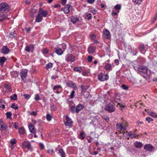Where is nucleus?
I'll return each instance as SVG.
<instances>
[{"mask_svg":"<svg viewBox=\"0 0 157 157\" xmlns=\"http://www.w3.org/2000/svg\"><path fill=\"white\" fill-rule=\"evenodd\" d=\"M138 71L139 72L140 74L142 76L145 78L147 77V73L148 71V68L147 67L144 65L140 66L138 68Z\"/></svg>","mask_w":157,"mask_h":157,"instance_id":"f257e3e1","label":"nucleus"},{"mask_svg":"<svg viewBox=\"0 0 157 157\" xmlns=\"http://www.w3.org/2000/svg\"><path fill=\"white\" fill-rule=\"evenodd\" d=\"M127 125V122L126 121H124L121 123H117L116 127L120 131H124L126 130Z\"/></svg>","mask_w":157,"mask_h":157,"instance_id":"f03ea898","label":"nucleus"},{"mask_svg":"<svg viewBox=\"0 0 157 157\" xmlns=\"http://www.w3.org/2000/svg\"><path fill=\"white\" fill-rule=\"evenodd\" d=\"M144 148L146 151L150 152H154L155 151V147L150 144H147L144 146Z\"/></svg>","mask_w":157,"mask_h":157,"instance_id":"7ed1b4c3","label":"nucleus"},{"mask_svg":"<svg viewBox=\"0 0 157 157\" xmlns=\"http://www.w3.org/2000/svg\"><path fill=\"white\" fill-rule=\"evenodd\" d=\"M9 9V6L6 3H2L0 4V12L2 13L8 12Z\"/></svg>","mask_w":157,"mask_h":157,"instance_id":"20e7f679","label":"nucleus"},{"mask_svg":"<svg viewBox=\"0 0 157 157\" xmlns=\"http://www.w3.org/2000/svg\"><path fill=\"white\" fill-rule=\"evenodd\" d=\"M65 59L67 62L72 63L75 61V57L72 54H68L66 55Z\"/></svg>","mask_w":157,"mask_h":157,"instance_id":"39448f33","label":"nucleus"},{"mask_svg":"<svg viewBox=\"0 0 157 157\" xmlns=\"http://www.w3.org/2000/svg\"><path fill=\"white\" fill-rule=\"evenodd\" d=\"M105 110L111 113L114 111L115 108L114 106L111 104H108L106 105L105 107Z\"/></svg>","mask_w":157,"mask_h":157,"instance_id":"423d86ee","label":"nucleus"},{"mask_svg":"<svg viewBox=\"0 0 157 157\" xmlns=\"http://www.w3.org/2000/svg\"><path fill=\"white\" fill-rule=\"evenodd\" d=\"M35 45L33 44H31L29 46H26L25 48V50L28 52L31 51L33 52L34 50Z\"/></svg>","mask_w":157,"mask_h":157,"instance_id":"0eeeda50","label":"nucleus"},{"mask_svg":"<svg viewBox=\"0 0 157 157\" xmlns=\"http://www.w3.org/2000/svg\"><path fill=\"white\" fill-rule=\"evenodd\" d=\"M22 146L23 148L27 149L29 150H31V144L30 143L27 141H25L22 143Z\"/></svg>","mask_w":157,"mask_h":157,"instance_id":"6e6552de","label":"nucleus"},{"mask_svg":"<svg viewBox=\"0 0 157 157\" xmlns=\"http://www.w3.org/2000/svg\"><path fill=\"white\" fill-rule=\"evenodd\" d=\"M38 13L40 15H41L43 17H46L47 16L48 13L46 10H44L41 8H40Z\"/></svg>","mask_w":157,"mask_h":157,"instance_id":"1a4fd4ad","label":"nucleus"},{"mask_svg":"<svg viewBox=\"0 0 157 157\" xmlns=\"http://www.w3.org/2000/svg\"><path fill=\"white\" fill-rule=\"evenodd\" d=\"M27 71L26 69L22 70L21 71L20 75L21 78H25L27 75Z\"/></svg>","mask_w":157,"mask_h":157,"instance_id":"9d476101","label":"nucleus"},{"mask_svg":"<svg viewBox=\"0 0 157 157\" xmlns=\"http://www.w3.org/2000/svg\"><path fill=\"white\" fill-rule=\"evenodd\" d=\"M66 121L65 122V124L68 126H70L71 125L72 121L71 119L67 116H66Z\"/></svg>","mask_w":157,"mask_h":157,"instance_id":"9b49d317","label":"nucleus"},{"mask_svg":"<svg viewBox=\"0 0 157 157\" xmlns=\"http://www.w3.org/2000/svg\"><path fill=\"white\" fill-rule=\"evenodd\" d=\"M10 51L7 46H3L1 50V52L4 54H8Z\"/></svg>","mask_w":157,"mask_h":157,"instance_id":"f8f14e48","label":"nucleus"},{"mask_svg":"<svg viewBox=\"0 0 157 157\" xmlns=\"http://www.w3.org/2000/svg\"><path fill=\"white\" fill-rule=\"evenodd\" d=\"M54 51L56 54L59 56L61 55L63 52V51H62L61 49L58 47L55 48Z\"/></svg>","mask_w":157,"mask_h":157,"instance_id":"ddd939ff","label":"nucleus"},{"mask_svg":"<svg viewBox=\"0 0 157 157\" xmlns=\"http://www.w3.org/2000/svg\"><path fill=\"white\" fill-rule=\"evenodd\" d=\"M28 128L30 132L32 133H35L36 132L35 131V126L31 123H29L28 125Z\"/></svg>","mask_w":157,"mask_h":157,"instance_id":"4468645a","label":"nucleus"},{"mask_svg":"<svg viewBox=\"0 0 157 157\" xmlns=\"http://www.w3.org/2000/svg\"><path fill=\"white\" fill-rule=\"evenodd\" d=\"M96 47L93 45L90 46L88 48V52L90 54H92L94 53L96 50Z\"/></svg>","mask_w":157,"mask_h":157,"instance_id":"2eb2a0df","label":"nucleus"},{"mask_svg":"<svg viewBox=\"0 0 157 157\" xmlns=\"http://www.w3.org/2000/svg\"><path fill=\"white\" fill-rule=\"evenodd\" d=\"M105 69L108 71H110L112 70L113 67L110 64L106 63L104 66Z\"/></svg>","mask_w":157,"mask_h":157,"instance_id":"dca6fc26","label":"nucleus"},{"mask_svg":"<svg viewBox=\"0 0 157 157\" xmlns=\"http://www.w3.org/2000/svg\"><path fill=\"white\" fill-rule=\"evenodd\" d=\"M67 86L72 88L75 90L77 89L76 85L75 83L72 82H68L67 83Z\"/></svg>","mask_w":157,"mask_h":157,"instance_id":"f3484780","label":"nucleus"},{"mask_svg":"<svg viewBox=\"0 0 157 157\" xmlns=\"http://www.w3.org/2000/svg\"><path fill=\"white\" fill-rule=\"evenodd\" d=\"M125 133H127L128 136L131 139L136 138L138 136V135H137L136 134L133 133L131 132H128L127 131H126Z\"/></svg>","mask_w":157,"mask_h":157,"instance_id":"a211bd4d","label":"nucleus"},{"mask_svg":"<svg viewBox=\"0 0 157 157\" xmlns=\"http://www.w3.org/2000/svg\"><path fill=\"white\" fill-rule=\"evenodd\" d=\"M103 33L106 36L107 39H109L111 38V35L109 31L107 29H105L104 30Z\"/></svg>","mask_w":157,"mask_h":157,"instance_id":"6ab92c4d","label":"nucleus"},{"mask_svg":"<svg viewBox=\"0 0 157 157\" xmlns=\"http://www.w3.org/2000/svg\"><path fill=\"white\" fill-rule=\"evenodd\" d=\"M109 77L108 74H104L101 73L98 75V78H108Z\"/></svg>","mask_w":157,"mask_h":157,"instance_id":"aec40b11","label":"nucleus"},{"mask_svg":"<svg viewBox=\"0 0 157 157\" xmlns=\"http://www.w3.org/2000/svg\"><path fill=\"white\" fill-rule=\"evenodd\" d=\"M71 21L73 24L76 23L79 21L78 18L76 16H73L71 18Z\"/></svg>","mask_w":157,"mask_h":157,"instance_id":"412c9836","label":"nucleus"},{"mask_svg":"<svg viewBox=\"0 0 157 157\" xmlns=\"http://www.w3.org/2000/svg\"><path fill=\"white\" fill-rule=\"evenodd\" d=\"M134 145L136 148H140L142 147L143 144L140 142L136 141L134 142Z\"/></svg>","mask_w":157,"mask_h":157,"instance_id":"4be33fe9","label":"nucleus"},{"mask_svg":"<svg viewBox=\"0 0 157 157\" xmlns=\"http://www.w3.org/2000/svg\"><path fill=\"white\" fill-rule=\"evenodd\" d=\"M83 107L84 106L83 105L80 104H78L76 108V113H78Z\"/></svg>","mask_w":157,"mask_h":157,"instance_id":"5701e85b","label":"nucleus"},{"mask_svg":"<svg viewBox=\"0 0 157 157\" xmlns=\"http://www.w3.org/2000/svg\"><path fill=\"white\" fill-rule=\"evenodd\" d=\"M71 7V5L70 4H67L63 9V11L66 13H68L70 12L69 8Z\"/></svg>","mask_w":157,"mask_h":157,"instance_id":"b1692460","label":"nucleus"},{"mask_svg":"<svg viewBox=\"0 0 157 157\" xmlns=\"http://www.w3.org/2000/svg\"><path fill=\"white\" fill-rule=\"evenodd\" d=\"M42 20V17L39 13H38L36 17V21L37 22H41Z\"/></svg>","mask_w":157,"mask_h":157,"instance_id":"393cba45","label":"nucleus"},{"mask_svg":"<svg viewBox=\"0 0 157 157\" xmlns=\"http://www.w3.org/2000/svg\"><path fill=\"white\" fill-rule=\"evenodd\" d=\"M7 60V59L5 56H2L0 58V64L3 65L4 62Z\"/></svg>","mask_w":157,"mask_h":157,"instance_id":"a878e982","label":"nucleus"},{"mask_svg":"<svg viewBox=\"0 0 157 157\" xmlns=\"http://www.w3.org/2000/svg\"><path fill=\"white\" fill-rule=\"evenodd\" d=\"M59 153L60 154L61 157H66L65 153L63 149H59Z\"/></svg>","mask_w":157,"mask_h":157,"instance_id":"bb28decb","label":"nucleus"},{"mask_svg":"<svg viewBox=\"0 0 157 157\" xmlns=\"http://www.w3.org/2000/svg\"><path fill=\"white\" fill-rule=\"evenodd\" d=\"M138 48L140 52H142L145 50V46L144 44H140L138 46Z\"/></svg>","mask_w":157,"mask_h":157,"instance_id":"cd10ccee","label":"nucleus"},{"mask_svg":"<svg viewBox=\"0 0 157 157\" xmlns=\"http://www.w3.org/2000/svg\"><path fill=\"white\" fill-rule=\"evenodd\" d=\"M121 6L119 4H117L114 6V9L117 10L118 13L119 12V11L121 9Z\"/></svg>","mask_w":157,"mask_h":157,"instance_id":"c85d7f7f","label":"nucleus"},{"mask_svg":"<svg viewBox=\"0 0 157 157\" xmlns=\"http://www.w3.org/2000/svg\"><path fill=\"white\" fill-rule=\"evenodd\" d=\"M53 64L51 63H49L46 65L45 68L47 70L51 68L53 66Z\"/></svg>","mask_w":157,"mask_h":157,"instance_id":"c756f323","label":"nucleus"},{"mask_svg":"<svg viewBox=\"0 0 157 157\" xmlns=\"http://www.w3.org/2000/svg\"><path fill=\"white\" fill-rule=\"evenodd\" d=\"M82 68L81 67H76L73 69L74 71L79 73L81 72L82 71Z\"/></svg>","mask_w":157,"mask_h":157,"instance_id":"7c9ffc66","label":"nucleus"},{"mask_svg":"<svg viewBox=\"0 0 157 157\" xmlns=\"http://www.w3.org/2000/svg\"><path fill=\"white\" fill-rule=\"evenodd\" d=\"M148 114L150 116L154 118H156L157 117V114L154 112H149Z\"/></svg>","mask_w":157,"mask_h":157,"instance_id":"2f4dec72","label":"nucleus"},{"mask_svg":"<svg viewBox=\"0 0 157 157\" xmlns=\"http://www.w3.org/2000/svg\"><path fill=\"white\" fill-rule=\"evenodd\" d=\"M5 103V101L3 100H1L0 101V104L1 105V107L2 109H1V110H2L5 108V105L4 104Z\"/></svg>","mask_w":157,"mask_h":157,"instance_id":"473e14b6","label":"nucleus"},{"mask_svg":"<svg viewBox=\"0 0 157 157\" xmlns=\"http://www.w3.org/2000/svg\"><path fill=\"white\" fill-rule=\"evenodd\" d=\"M18 131L19 133L23 134L25 133V129L23 127H20Z\"/></svg>","mask_w":157,"mask_h":157,"instance_id":"72a5a7b5","label":"nucleus"},{"mask_svg":"<svg viewBox=\"0 0 157 157\" xmlns=\"http://www.w3.org/2000/svg\"><path fill=\"white\" fill-rule=\"evenodd\" d=\"M46 118L48 121H50L52 120V117L50 114L48 113L46 115Z\"/></svg>","mask_w":157,"mask_h":157,"instance_id":"f704fd0d","label":"nucleus"},{"mask_svg":"<svg viewBox=\"0 0 157 157\" xmlns=\"http://www.w3.org/2000/svg\"><path fill=\"white\" fill-rule=\"evenodd\" d=\"M70 109L72 113H73L76 112V108L74 106H71L70 107Z\"/></svg>","mask_w":157,"mask_h":157,"instance_id":"c9c22d12","label":"nucleus"},{"mask_svg":"<svg viewBox=\"0 0 157 157\" xmlns=\"http://www.w3.org/2000/svg\"><path fill=\"white\" fill-rule=\"evenodd\" d=\"M16 34L15 33V31H14L13 32H11L9 35V36L10 38H14L16 36Z\"/></svg>","mask_w":157,"mask_h":157,"instance_id":"e433bc0d","label":"nucleus"},{"mask_svg":"<svg viewBox=\"0 0 157 157\" xmlns=\"http://www.w3.org/2000/svg\"><path fill=\"white\" fill-rule=\"evenodd\" d=\"M132 2L135 4H140L141 3L142 0H132Z\"/></svg>","mask_w":157,"mask_h":157,"instance_id":"4c0bfd02","label":"nucleus"},{"mask_svg":"<svg viewBox=\"0 0 157 157\" xmlns=\"http://www.w3.org/2000/svg\"><path fill=\"white\" fill-rule=\"evenodd\" d=\"M84 133L83 131H82L81 132L79 135V138L82 140H83L85 138L84 136Z\"/></svg>","mask_w":157,"mask_h":157,"instance_id":"58836bf2","label":"nucleus"},{"mask_svg":"<svg viewBox=\"0 0 157 157\" xmlns=\"http://www.w3.org/2000/svg\"><path fill=\"white\" fill-rule=\"evenodd\" d=\"M6 17V16L4 14H0V21H3Z\"/></svg>","mask_w":157,"mask_h":157,"instance_id":"ea45409f","label":"nucleus"},{"mask_svg":"<svg viewBox=\"0 0 157 157\" xmlns=\"http://www.w3.org/2000/svg\"><path fill=\"white\" fill-rule=\"evenodd\" d=\"M11 107L15 110L17 109L18 107L17 105H16L15 103H12L11 106Z\"/></svg>","mask_w":157,"mask_h":157,"instance_id":"a19ab883","label":"nucleus"},{"mask_svg":"<svg viewBox=\"0 0 157 157\" xmlns=\"http://www.w3.org/2000/svg\"><path fill=\"white\" fill-rule=\"evenodd\" d=\"M7 118L10 119L11 118L12 113L10 112H7L6 113Z\"/></svg>","mask_w":157,"mask_h":157,"instance_id":"79ce46f5","label":"nucleus"},{"mask_svg":"<svg viewBox=\"0 0 157 157\" xmlns=\"http://www.w3.org/2000/svg\"><path fill=\"white\" fill-rule=\"evenodd\" d=\"M10 99L11 100H16L17 99V95L14 94L13 96L10 97Z\"/></svg>","mask_w":157,"mask_h":157,"instance_id":"37998d69","label":"nucleus"},{"mask_svg":"<svg viewBox=\"0 0 157 157\" xmlns=\"http://www.w3.org/2000/svg\"><path fill=\"white\" fill-rule=\"evenodd\" d=\"M88 86H85L83 84L81 85V88L82 92L85 91L86 90L88 89Z\"/></svg>","mask_w":157,"mask_h":157,"instance_id":"c03bdc74","label":"nucleus"},{"mask_svg":"<svg viewBox=\"0 0 157 157\" xmlns=\"http://www.w3.org/2000/svg\"><path fill=\"white\" fill-rule=\"evenodd\" d=\"M6 129V127L3 124L0 125V129L2 130H5Z\"/></svg>","mask_w":157,"mask_h":157,"instance_id":"a18cd8bd","label":"nucleus"},{"mask_svg":"<svg viewBox=\"0 0 157 157\" xmlns=\"http://www.w3.org/2000/svg\"><path fill=\"white\" fill-rule=\"evenodd\" d=\"M48 53V50L47 48H44L43 49L42 53L44 55L47 54Z\"/></svg>","mask_w":157,"mask_h":157,"instance_id":"49530a36","label":"nucleus"},{"mask_svg":"<svg viewBox=\"0 0 157 157\" xmlns=\"http://www.w3.org/2000/svg\"><path fill=\"white\" fill-rule=\"evenodd\" d=\"M125 106V105L124 103H118L117 106L120 107L121 108H124Z\"/></svg>","mask_w":157,"mask_h":157,"instance_id":"de8ad7c7","label":"nucleus"},{"mask_svg":"<svg viewBox=\"0 0 157 157\" xmlns=\"http://www.w3.org/2000/svg\"><path fill=\"white\" fill-rule=\"evenodd\" d=\"M23 96L26 99L28 100L30 98L31 95L27 94H24Z\"/></svg>","mask_w":157,"mask_h":157,"instance_id":"09e8293b","label":"nucleus"},{"mask_svg":"<svg viewBox=\"0 0 157 157\" xmlns=\"http://www.w3.org/2000/svg\"><path fill=\"white\" fill-rule=\"evenodd\" d=\"M61 88V86L60 85H56L53 88L54 90H58Z\"/></svg>","mask_w":157,"mask_h":157,"instance_id":"8fccbe9b","label":"nucleus"},{"mask_svg":"<svg viewBox=\"0 0 157 157\" xmlns=\"http://www.w3.org/2000/svg\"><path fill=\"white\" fill-rule=\"evenodd\" d=\"M113 98L114 99V101L116 102H118L119 101H120V98L119 97H113Z\"/></svg>","mask_w":157,"mask_h":157,"instance_id":"3c124183","label":"nucleus"},{"mask_svg":"<svg viewBox=\"0 0 157 157\" xmlns=\"http://www.w3.org/2000/svg\"><path fill=\"white\" fill-rule=\"evenodd\" d=\"M75 92L73 90L71 91V93L70 97L71 98H74V95H75Z\"/></svg>","mask_w":157,"mask_h":157,"instance_id":"603ef678","label":"nucleus"},{"mask_svg":"<svg viewBox=\"0 0 157 157\" xmlns=\"http://www.w3.org/2000/svg\"><path fill=\"white\" fill-rule=\"evenodd\" d=\"M86 16L88 17L87 19L88 20H90L91 19V14L90 13H88Z\"/></svg>","mask_w":157,"mask_h":157,"instance_id":"864d4df0","label":"nucleus"},{"mask_svg":"<svg viewBox=\"0 0 157 157\" xmlns=\"http://www.w3.org/2000/svg\"><path fill=\"white\" fill-rule=\"evenodd\" d=\"M146 120L148 121V123H150L151 121H153L152 118L150 117H147L146 118Z\"/></svg>","mask_w":157,"mask_h":157,"instance_id":"5fc2aeb1","label":"nucleus"},{"mask_svg":"<svg viewBox=\"0 0 157 157\" xmlns=\"http://www.w3.org/2000/svg\"><path fill=\"white\" fill-rule=\"evenodd\" d=\"M34 99L36 101H38L40 100V97L38 94H36L35 95Z\"/></svg>","mask_w":157,"mask_h":157,"instance_id":"6e6d98bb","label":"nucleus"},{"mask_svg":"<svg viewBox=\"0 0 157 157\" xmlns=\"http://www.w3.org/2000/svg\"><path fill=\"white\" fill-rule=\"evenodd\" d=\"M50 109L52 110H55L56 109V107L54 105H52L50 106Z\"/></svg>","mask_w":157,"mask_h":157,"instance_id":"4d7b16f0","label":"nucleus"},{"mask_svg":"<svg viewBox=\"0 0 157 157\" xmlns=\"http://www.w3.org/2000/svg\"><path fill=\"white\" fill-rule=\"evenodd\" d=\"M93 57L92 56H89L88 58V61L89 62H92L93 59Z\"/></svg>","mask_w":157,"mask_h":157,"instance_id":"13d9d810","label":"nucleus"},{"mask_svg":"<svg viewBox=\"0 0 157 157\" xmlns=\"http://www.w3.org/2000/svg\"><path fill=\"white\" fill-rule=\"evenodd\" d=\"M121 87L123 89L125 90H128V87L124 84H123L121 86Z\"/></svg>","mask_w":157,"mask_h":157,"instance_id":"bf43d9fd","label":"nucleus"},{"mask_svg":"<svg viewBox=\"0 0 157 157\" xmlns=\"http://www.w3.org/2000/svg\"><path fill=\"white\" fill-rule=\"evenodd\" d=\"M95 38L96 36L94 34H92L90 36V38L91 40H94L95 39Z\"/></svg>","mask_w":157,"mask_h":157,"instance_id":"052dcab7","label":"nucleus"},{"mask_svg":"<svg viewBox=\"0 0 157 157\" xmlns=\"http://www.w3.org/2000/svg\"><path fill=\"white\" fill-rule=\"evenodd\" d=\"M135 50H132L131 52V53L132 54L133 56L136 55V54L137 53V52H135Z\"/></svg>","mask_w":157,"mask_h":157,"instance_id":"680f3d73","label":"nucleus"},{"mask_svg":"<svg viewBox=\"0 0 157 157\" xmlns=\"http://www.w3.org/2000/svg\"><path fill=\"white\" fill-rule=\"evenodd\" d=\"M82 74L83 76H86L88 75V73L86 71H84L82 72Z\"/></svg>","mask_w":157,"mask_h":157,"instance_id":"e2e57ef3","label":"nucleus"},{"mask_svg":"<svg viewBox=\"0 0 157 157\" xmlns=\"http://www.w3.org/2000/svg\"><path fill=\"white\" fill-rule=\"evenodd\" d=\"M29 114L30 115H33L34 116H36L37 114V113L36 112L32 111L29 113Z\"/></svg>","mask_w":157,"mask_h":157,"instance_id":"0e129e2a","label":"nucleus"},{"mask_svg":"<svg viewBox=\"0 0 157 157\" xmlns=\"http://www.w3.org/2000/svg\"><path fill=\"white\" fill-rule=\"evenodd\" d=\"M10 143L12 145H14L15 143V140L13 139V140H11L10 141Z\"/></svg>","mask_w":157,"mask_h":157,"instance_id":"69168bd1","label":"nucleus"},{"mask_svg":"<svg viewBox=\"0 0 157 157\" xmlns=\"http://www.w3.org/2000/svg\"><path fill=\"white\" fill-rule=\"evenodd\" d=\"M67 1V0H61V4L63 5H64L66 3Z\"/></svg>","mask_w":157,"mask_h":157,"instance_id":"338daca9","label":"nucleus"},{"mask_svg":"<svg viewBox=\"0 0 157 157\" xmlns=\"http://www.w3.org/2000/svg\"><path fill=\"white\" fill-rule=\"evenodd\" d=\"M117 14V12H115L114 10H113L112 13V15L113 17H115Z\"/></svg>","mask_w":157,"mask_h":157,"instance_id":"774afa93","label":"nucleus"}]
</instances>
